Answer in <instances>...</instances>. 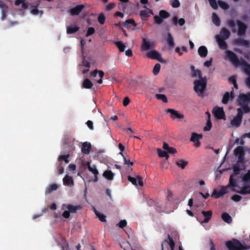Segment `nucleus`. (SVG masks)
<instances>
[{
    "mask_svg": "<svg viewBox=\"0 0 250 250\" xmlns=\"http://www.w3.org/2000/svg\"><path fill=\"white\" fill-rule=\"evenodd\" d=\"M225 60H229L234 65H243L244 72L249 77L246 80L247 85L250 88V64H248L244 59L238 58L236 54L230 50L226 51Z\"/></svg>",
    "mask_w": 250,
    "mask_h": 250,
    "instance_id": "1",
    "label": "nucleus"
},
{
    "mask_svg": "<svg viewBox=\"0 0 250 250\" xmlns=\"http://www.w3.org/2000/svg\"><path fill=\"white\" fill-rule=\"evenodd\" d=\"M194 90L195 92L199 93V95L204 93L207 84V80L206 77L195 81L193 83Z\"/></svg>",
    "mask_w": 250,
    "mask_h": 250,
    "instance_id": "2",
    "label": "nucleus"
},
{
    "mask_svg": "<svg viewBox=\"0 0 250 250\" xmlns=\"http://www.w3.org/2000/svg\"><path fill=\"white\" fill-rule=\"evenodd\" d=\"M226 245L229 250H245L246 248L242 243L236 239L226 242Z\"/></svg>",
    "mask_w": 250,
    "mask_h": 250,
    "instance_id": "3",
    "label": "nucleus"
},
{
    "mask_svg": "<svg viewBox=\"0 0 250 250\" xmlns=\"http://www.w3.org/2000/svg\"><path fill=\"white\" fill-rule=\"evenodd\" d=\"M241 169L240 166L238 164H236L233 167V173L230 176L229 180V185L232 187L236 186V183L234 177H236L239 174Z\"/></svg>",
    "mask_w": 250,
    "mask_h": 250,
    "instance_id": "4",
    "label": "nucleus"
},
{
    "mask_svg": "<svg viewBox=\"0 0 250 250\" xmlns=\"http://www.w3.org/2000/svg\"><path fill=\"white\" fill-rule=\"evenodd\" d=\"M236 22L238 26L237 35L239 36H245L248 28L247 25L239 20L236 21Z\"/></svg>",
    "mask_w": 250,
    "mask_h": 250,
    "instance_id": "5",
    "label": "nucleus"
},
{
    "mask_svg": "<svg viewBox=\"0 0 250 250\" xmlns=\"http://www.w3.org/2000/svg\"><path fill=\"white\" fill-rule=\"evenodd\" d=\"M212 114L218 119H225V114L222 107H215L213 109Z\"/></svg>",
    "mask_w": 250,
    "mask_h": 250,
    "instance_id": "6",
    "label": "nucleus"
},
{
    "mask_svg": "<svg viewBox=\"0 0 250 250\" xmlns=\"http://www.w3.org/2000/svg\"><path fill=\"white\" fill-rule=\"evenodd\" d=\"M237 101L239 105L246 104L247 103H250V92L247 94H240Z\"/></svg>",
    "mask_w": 250,
    "mask_h": 250,
    "instance_id": "7",
    "label": "nucleus"
},
{
    "mask_svg": "<svg viewBox=\"0 0 250 250\" xmlns=\"http://www.w3.org/2000/svg\"><path fill=\"white\" fill-rule=\"evenodd\" d=\"M84 8L83 4H79L69 9V13L72 16L79 15Z\"/></svg>",
    "mask_w": 250,
    "mask_h": 250,
    "instance_id": "8",
    "label": "nucleus"
},
{
    "mask_svg": "<svg viewBox=\"0 0 250 250\" xmlns=\"http://www.w3.org/2000/svg\"><path fill=\"white\" fill-rule=\"evenodd\" d=\"M241 177L242 178V181L244 183V186L241 188L239 193L243 195L250 193V181H248V183L247 184L244 180V175H241Z\"/></svg>",
    "mask_w": 250,
    "mask_h": 250,
    "instance_id": "9",
    "label": "nucleus"
},
{
    "mask_svg": "<svg viewBox=\"0 0 250 250\" xmlns=\"http://www.w3.org/2000/svg\"><path fill=\"white\" fill-rule=\"evenodd\" d=\"M146 56L148 58L157 60L160 62H163L161 54L155 50L149 51L147 53Z\"/></svg>",
    "mask_w": 250,
    "mask_h": 250,
    "instance_id": "10",
    "label": "nucleus"
},
{
    "mask_svg": "<svg viewBox=\"0 0 250 250\" xmlns=\"http://www.w3.org/2000/svg\"><path fill=\"white\" fill-rule=\"evenodd\" d=\"M127 179L129 182L135 186H137L138 185L141 187L143 186V178L140 176H137L136 178L128 176Z\"/></svg>",
    "mask_w": 250,
    "mask_h": 250,
    "instance_id": "11",
    "label": "nucleus"
},
{
    "mask_svg": "<svg viewBox=\"0 0 250 250\" xmlns=\"http://www.w3.org/2000/svg\"><path fill=\"white\" fill-rule=\"evenodd\" d=\"M202 138V134H198L196 133H192L190 138V141L193 142L195 146L198 147L200 146L201 143L199 140Z\"/></svg>",
    "mask_w": 250,
    "mask_h": 250,
    "instance_id": "12",
    "label": "nucleus"
},
{
    "mask_svg": "<svg viewBox=\"0 0 250 250\" xmlns=\"http://www.w3.org/2000/svg\"><path fill=\"white\" fill-rule=\"evenodd\" d=\"M233 42L236 45L243 46L247 48L250 47V42L241 38L235 39Z\"/></svg>",
    "mask_w": 250,
    "mask_h": 250,
    "instance_id": "13",
    "label": "nucleus"
},
{
    "mask_svg": "<svg viewBox=\"0 0 250 250\" xmlns=\"http://www.w3.org/2000/svg\"><path fill=\"white\" fill-rule=\"evenodd\" d=\"M87 166L88 169V170L91 172L94 175L95 178V182H97L98 181V175L99 174V172L96 168V167L95 165L91 166L90 163L89 162H87Z\"/></svg>",
    "mask_w": 250,
    "mask_h": 250,
    "instance_id": "14",
    "label": "nucleus"
},
{
    "mask_svg": "<svg viewBox=\"0 0 250 250\" xmlns=\"http://www.w3.org/2000/svg\"><path fill=\"white\" fill-rule=\"evenodd\" d=\"M216 39L221 49L226 50L228 48V44L225 41V39H222L219 35L216 36Z\"/></svg>",
    "mask_w": 250,
    "mask_h": 250,
    "instance_id": "15",
    "label": "nucleus"
},
{
    "mask_svg": "<svg viewBox=\"0 0 250 250\" xmlns=\"http://www.w3.org/2000/svg\"><path fill=\"white\" fill-rule=\"evenodd\" d=\"M0 8L1 9V20H4L8 12V6L1 0H0Z\"/></svg>",
    "mask_w": 250,
    "mask_h": 250,
    "instance_id": "16",
    "label": "nucleus"
},
{
    "mask_svg": "<svg viewBox=\"0 0 250 250\" xmlns=\"http://www.w3.org/2000/svg\"><path fill=\"white\" fill-rule=\"evenodd\" d=\"M167 112L170 113L171 114V118H177L182 119L184 118V115L182 114L179 113L177 111L173 109H167Z\"/></svg>",
    "mask_w": 250,
    "mask_h": 250,
    "instance_id": "17",
    "label": "nucleus"
},
{
    "mask_svg": "<svg viewBox=\"0 0 250 250\" xmlns=\"http://www.w3.org/2000/svg\"><path fill=\"white\" fill-rule=\"evenodd\" d=\"M234 95V94L233 90L230 92V93L228 92H226L223 97L222 100V103L223 104H228L230 98L232 99L233 98Z\"/></svg>",
    "mask_w": 250,
    "mask_h": 250,
    "instance_id": "18",
    "label": "nucleus"
},
{
    "mask_svg": "<svg viewBox=\"0 0 250 250\" xmlns=\"http://www.w3.org/2000/svg\"><path fill=\"white\" fill-rule=\"evenodd\" d=\"M91 148V144L89 142H85L82 145L81 151L84 154H88Z\"/></svg>",
    "mask_w": 250,
    "mask_h": 250,
    "instance_id": "19",
    "label": "nucleus"
},
{
    "mask_svg": "<svg viewBox=\"0 0 250 250\" xmlns=\"http://www.w3.org/2000/svg\"><path fill=\"white\" fill-rule=\"evenodd\" d=\"M202 214L205 217V219L202 222H201V223L203 224V223H208L211 218L212 214V211L211 210H209V211H202Z\"/></svg>",
    "mask_w": 250,
    "mask_h": 250,
    "instance_id": "20",
    "label": "nucleus"
},
{
    "mask_svg": "<svg viewBox=\"0 0 250 250\" xmlns=\"http://www.w3.org/2000/svg\"><path fill=\"white\" fill-rule=\"evenodd\" d=\"M230 36V32L225 27L221 29L220 36L224 39H228Z\"/></svg>",
    "mask_w": 250,
    "mask_h": 250,
    "instance_id": "21",
    "label": "nucleus"
},
{
    "mask_svg": "<svg viewBox=\"0 0 250 250\" xmlns=\"http://www.w3.org/2000/svg\"><path fill=\"white\" fill-rule=\"evenodd\" d=\"M63 184L65 186H72L74 184L73 178L68 175H65L63 178Z\"/></svg>",
    "mask_w": 250,
    "mask_h": 250,
    "instance_id": "22",
    "label": "nucleus"
},
{
    "mask_svg": "<svg viewBox=\"0 0 250 250\" xmlns=\"http://www.w3.org/2000/svg\"><path fill=\"white\" fill-rule=\"evenodd\" d=\"M163 148L164 150H167L168 153L170 154H175L177 152V150L175 148L169 146L168 144L166 142L163 143Z\"/></svg>",
    "mask_w": 250,
    "mask_h": 250,
    "instance_id": "23",
    "label": "nucleus"
},
{
    "mask_svg": "<svg viewBox=\"0 0 250 250\" xmlns=\"http://www.w3.org/2000/svg\"><path fill=\"white\" fill-rule=\"evenodd\" d=\"M199 56L202 58H205L208 54V50L206 46H201L198 50Z\"/></svg>",
    "mask_w": 250,
    "mask_h": 250,
    "instance_id": "24",
    "label": "nucleus"
},
{
    "mask_svg": "<svg viewBox=\"0 0 250 250\" xmlns=\"http://www.w3.org/2000/svg\"><path fill=\"white\" fill-rule=\"evenodd\" d=\"M103 175L107 180L111 181L114 178V174L111 170H106L104 172Z\"/></svg>",
    "mask_w": 250,
    "mask_h": 250,
    "instance_id": "25",
    "label": "nucleus"
},
{
    "mask_svg": "<svg viewBox=\"0 0 250 250\" xmlns=\"http://www.w3.org/2000/svg\"><path fill=\"white\" fill-rule=\"evenodd\" d=\"M79 29V27L75 25L68 26L66 28V33L68 34H72L77 32Z\"/></svg>",
    "mask_w": 250,
    "mask_h": 250,
    "instance_id": "26",
    "label": "nucleus"
},
{
    "mask_svg": "<svg viewBox=\"0 0 250 250\" xmlns=\"http://www.w3.org/2000/svg\"><path fill=\"white\" fill-rule=\"evenodd\" d=\"M142 50L144 51H146L150 49L151 48V43L147 41L146 39H143V43L142 44Z\"/></svg>",
    "mask_w": 250,
    "mask_h": 250,
    "instance_id": "27",
    "label": "nucleus"
},
{
    "mask_svg": "<svg viewBox=\"0 0 250 250\" xmlns=\"http://www.w3.org/2000/svg\"><path fill=\"white\" fill-rule=\"evenodd\" d=\"M172 22L175 25H177L178 23L179 25L183 26L185 23V20L183 18L178 20L177 16H174L172 19Z\"/></svg>",
    "mask_w": 250,
    "mask_h": 250,
    "instance_id": "28",
    "label": "nucleus"
},
{
    "mask_svg": "<svg viewBox=\"0 0 250 250\" xmlns=\"http://www.w3.org/2000/svg\"><path fill=\"white\" fill-rule=\"evenodd\" d=\"M66 208L70 213H75L77 210L81 209V206H73L71 205H68Z\"/></svg>",
    "mask_w": 250,
    "mask_h": 250,
    "instance_id": "29",
    "label": "nucleus"
},
{
    "mask_svg": "<svg viewBox=\"0 0 250 250\" xmlns=\"http://www.w3.org/2000/svg\"><path fill=\"white\" fill-rule=\"evenodd\" d=\"M191 69L192 71V76L193 77H196L198 76L199 79L203 78L202 77V72L200 70H195L193 66H191Z\"/></svg>",
    "mask_w": 250,
    "mask_h": 250,
    "instance_id": "30",
    "label": "nucleus"
},
{
    "mask_svg": "<svg viewBox=\"0 0 250 250\" xmlns=\"http://www.w3.org/2000/svg\"><path fill=\"white\" fill-rule=\"evenodd\" d=\"M93 84L88 79H85L82 84V87L86 89H90L92 88Z\"/></svg>",
    "mask_w": 250,
    "mask_h": 250,
    "instance_id": "31",
    "label": "nucleus"
},
{
    "mask_svg": "<svg viewBox=\"0 0 250 250\" xmlns=\"http://www.w3.org/2000/svg\"><path fill=\"white\" fill-rule=\"evenodd\" d=\"M167 43L168 46L170 47L173 48L174 46L175 43L174 42V40H173L172 35L170 33H168L167 34Z\"/></svg>",
    "mask_w": 250,
    "mask_h": 250,
    "instance_id": "32",
    "label": "nucleus"
},
{
    "mask_svg": "<svg viewBox=\"0 0 250 250\" xmlns=\"http://www.w3.org/2000/svg\"><path fill=\"white\" fill-rule=\"evenodd\" d=\"M242 122V120L234 117L233 119L230 121V124L232 126H234L236 127H239Z\"/></svg>",
    "mask_w": 250,
    "mask_h": 250,
    "instance_id": "33",
    "label": "nucleus"
},
{
    "mask_svg": "<svg viewBox=\"0 0 250 250\" xmlns=\"http://www.w3.org/2000/svg\"><path fill=\"white\" fill-rule=\"evenodd\" d=\"M222 219L224 222L228 224H230L232 222V218L228 213H223L222 214Z\"/></svg>",
    "mask_w": 250,
    "mask_h": 250,
    "instance_id": "34",
    "label": "nucleus"
},
{
    "mask_svg": "<svg viewBox=\"0 0 250 250\" xmlns=\"http://www.w3.org/2000/svg\"><path fill=\"white\" fill-rule=\"evenodd\" d=\"M94 211L95 214L96 215V216L99 218V220H100L102 222H106V216L104 214L99 212L94 208Z\"/></svg>",
    "mask_w": 250,
    "mask_h": 250,
    "instance_id": "35",
    "label": "nucleus"
},
{
    "mask_svg": "<svg viewBox=\"0 0 250 250\" xmlns=\"http://www.w3.org/2000/svg\"><path fill=\"white\" fill-rule=\"evenodd\" d=\"M176 164L178 167H181L182 169H184L188 165V162L183 159H180L176 161Z\"/></svg>",
    "mask_w": 250,
    "mask_h": 250,
    "instance_id": "36",
    "label": "nucleus"
},
{
    "mask_svg": "<svg viewBox=\"0 0 250 250\" xmlns=\"http://www.w3.org/2000/svg\"><path fill=\"white\" fill-rule=\"evenodd\" d=\"M212 18L213 23L217 26H220L221 24L220 20L215 13H213Z\"/></svg>",
    "mask_w": 250,
    "mask_h": 250,
    "instance_id": "37",
    "label": "nucleus"
},
{
    "mask_svg": "<svg viewBox=\"0 0 250 250\" xmlns=\"http://www.w3.org/2000/svg\"><path fill=\"white\" fill-rule=\"evenodd\" d=\"M58 188V186L56 184H53L49 185L46 189V192L48 194L51 193L52 191L56 190Z\"/></svg>",
    "mask_w": 250,
    "mask_h": 250,
    "instance_id": "38",
    "label": "nucleus"
},
{
    "mask_svg": "<svg viewBox=\"0 0 250 250\" xmlns=\"http://www.w3.org/2000/svg\"><path fill=\"white\" fill-rule=\"evenodd\" d=\"M234 153L235 156L238 157L245 155V152L244 151L243 148L241 146H238L236 147L234 150Z\"/></svg>",
    "mask_w": 250,
    "mask_h": 250,
    "instance_id": "39",
    "label": "nucleus"
},
{
    "mask_svg": "<svg viewBox=\"0 0 250 250\" xmlns=\"http://www.w3.org/2000/svg\"><path fill=\"white\" fill-rule=\"evenodd\" d=\"M114 44L118 48L120 52H123L125 51V45L121 41L115 42Z\"/></svg>",
    "mask_w": 250,
    "mask_h": 250,
    "instance_id": "40",
    "label": "nucleus"
},
{
    "mask_svg": "<svg viewBox=\"0 0 250 250\" xmlns=\"http://www.w3.org/2000/svg\"><path fill=\"white\" fill-rule=\"evenodd\" d=\"M129 24H131L133 27L136 26V24L135 22V21L133 19H128L126 20L124 23V26L125 27L128 28L129 27Z\"/></svg>",
    "mask_w": 250,
    "mask_h": 250,
    "instance_id": "41",
    "label": "nucleus"
},
{
    "mask_svg": "<svg viewBox=\"0 0 250 250\" xmlns=\"http://www.w3.org/2000/svg\"><path fill=\"white\" fill-rule=\"evenodd\" d=\"M38 5L36 6H32L31 7V13L34 15H37L38 14H40L41 15H42L43 14V12L42 11H39L38 9Z\"/></svg>",
    "mask_w": 250,
    "mask_h": 250,
    "instance_id": "42",
    "label": "nucleus"
},
{
    "mask_svg": "<svg viewBox=\"0 0 250 250\" xmlns=\"http://www.w3.org/2000/svg\"><path fill=\"white\" fill-rule=\"evenodd\" d=\"M158 154L160 157H165L166 159H168L169 156L165 151L162 150L160 148L157 149Z\"/></svg>",
    "mask_w": 250,
    "mask_h": 250,
    "instance_id": "43",
    "label": "nucleus"
},
{
    "mask_svg": "<svg viewBox=\"0 0 250 250\" xmlns=\"http://www.w3.org/2000/svg\"><path fill=\"white\" fill-rule=\"evenodd\" d=\"M228 25L232 29V32L233 33H235L236 32L235 29H234L235 27V22L234 21L232 20H229L227 21V22Z\"/></svg>",
    "mask_w": 250,
    "mask_h": 250,
    "instance_id": "44",
    "label": "nucleus"
},
{
    "mask_svg": "<svg viewBox=\"0 0 250 250\" xmlns=\"http://www.w3.org/2000/svg\"><path fill=\"white\" fill-rule=\"evenodd\" d=\"M69 157V154L60 155L58 157V161L61 162L64 161L66 164H68L69 162L68 158Z\"/></svg>",
    "mask_w": 250,
    "mask_h": 250,
    "instance_id": "45",
    "label": "nucleus"
},
{
    "mask_svg": "<svg viewBox=\"0 0 250 250\" xmlns=\"http://www.w3.org/2000/svg\"><path fill=\"white\" fill-rule=\"evenodd\" d=\"M159 15L162 19L168 18L170 16V14L164 10H160Z\"/></svg>",
    "mask_w": 250,
    "mask_h": 250,
    "instance_id": "46",
    "label": "nucleus"
},
{
    "mask_svg": "<svg viewBox=\"0 0 250 250\" xmlns=\"http://www.w3.org/2000/svg\"><path fill=\"white\" fill-rule=\"evenodd\" d=\"M155 97L158 100H161L165 103H167V98L164 94H156Z\"/></svg>",
    "mask_w": 250,
    "mask_h": 250,
    "instance_id": "47",
    "label": "nucleus"
},
{
    "mask_svg": "<svg viewBox=\"0 0 250 250\" xmlns=\"http://www.w3.org/2000/svg\"><path fill=\"white\" fill-rule=\"evenodd\" d=\"M218 3L220 7L223 9L227 10L229 8V4L224 1L219 0Z\"/></svg>",
    "mask_w": 250,
    "mask_h": 250,
    "instance_id": "48",
    "label": "nucleus"
},
{
    "mask_svg": "<svg viewBox=\"0 0 250 250\" xmlns=\"http://www.w3.org/2000/svg\"><path fill=\"white\" fill-rule=\"evenodd\" d=\"M161 68V65L159 63H156L153 69V73L154 75H157L160 70Z\"/></svg>",
    "mask_w": 250,
    "mask_h": 250,
    "instance_id": "49",
    "label": "nucleus"
},
{
    "mask_svg": "<svg viewBox=\"0 0 250 250\" xmlns=\"http://www.w3.org/2000/svg\"><path fill=\"white\" fill-rule=\"evenodd\" d=\"M105 17L103 13H100L98 18V21L101 24H103L105 22Z\"/></svg>",
    "mask_w": 250,
    "mask_h": 250,
    "instance_id": "50",
    "label": "nucleus"
},
{
    "mask_svg": "<svg viewBox=\"0 0 250 250\" xmlns=\"http://www.w3.org/2000/svg\"><path fill=\"white\" fill-rule=\"evenodd\" d=\"M211 7L215 10L218 9V5L216 0H208Z\"/></svg>",
    "mask_w": 250,
    "mask_h": 250,
    "instance_id": "51",
    "label": "nucleus"
},
{
    "mask_svg": "<svg viewBox=\"0 0 250 250\" xmlns=\"http://www.w3.org/2000/svg\"><path fill=\"white\" fill-rule=\"evenodd\" d=\"M211 123L209 119L207 121L206 126L204 127L205 131H209L211 128Z\"/></svg>",
    "mask_w": 250,
    "mask_h": 250,
    "instance_id": "52",
    "label": "nucleus"
},
{
    "mask_svg": "<svg viewBox=\"0 0 250 250\" xmlns=\"http://www.w3.org/2000/svg\"><path fill=\"white\" fill-rule=\"evenodd\" d=\"M171 5L173 8H178L180 5V2L179 0H172Z\"/></svg>",
    "mask_w": 250,
    "mask_h": 250,
    "instance_id": "53",
    "label": "nucleus"
},
{
    "mask_svg": "<svg viewBox=\"0 0 250 250\" xmlns=\"http://www.w3.org/2000/svg\"><path fill=\"white\" fill-rule=\"evenodd\" d=\"M154 20L155 22L158 24H161L163 21V19L159 16H155L154 17Z\"/></svg>",
    "mask_w": 250,
    "mask_h": 250,
    "instance_id": "54",
    "label": "nucleus"
},
{
    "mask_svg": "<svg viewBox=\"0 0 250 250\" xmlns=\"http://www.w3.org/2000/svg\"><path fill=\"white\" fill-rule=\"evenodd\" d=\"M95 29L93 27H89L87 29V33L86 34V37H88L89 36L92 35L95 33Z\"/></svg>",
    "mask_w": 250,
    "mask_h": 250,
    "instance_id": "55",
    "label": "nucleus"
},
{
    "mask_svg": "<svg viewBox=\"0 0 250 250\" xmlns=\"http://www.w3.org/2000/svg\"><path fill=\"white\" fill-rule=\"evenodd\" d=\"M220 193H221V191L220 190L218 191L216 189H214L213 190V192L212 194V196H214L215 198H216V199L219 198L221 196H223L222 195L220 194H221Z\"/></svg>",
    "mask_w": 250,
    "mask_h": 250,
    "instance_id": "56",
    "label": "nucleus"
},
{
    "mask_svg": "<svg viewBox=\"0 0 250 250\" xmlns=\"http://www.w3.org/2000/svg\"><path fill=\"white\" fill-rule=\"evenodd\" d=\"M167 243H168L169 246L172 248L174 247L175 243L174 242L171 237L170 236V235H168V241Z\"/></svg>",
    "mask_w": 250,
    "mask_h": 250,
    "instance_id": "57",
    "label": "nucleus"
},
{
    "mask_svg": "<svg viewBox=\"0 0 250 250\" xmlns=\"http://www.w3.org/2000/svg\"><path fill=\"white\" fill-rule=\"evenodd\" d=\"M240 105L242 107L243 110L245 113H247L250 112V108L247 104H244Z\"/></svg>",
    "mask_w": 250,
    "mask_h": 250,
    "instance_id": "58",
    "label": "nucleus"
},
{
    "mask_svg": "<svg viewBox=\"0 0 250 250\" xmlns=\"http://www.w3.org/2000/svg\"><path fill=\"white\" fill-rule=\"evenodd\" d=\"M140 15L142 18H147L149 16L148 12L146 10H141Z\"/></svg>",
    "mask_w": 250,
    "mask_h": 250,
    "instance_id": "59",
    "label": "nucleus"
},
{
    "mask_svg": "<svg viewBox=\"0 0 250 250\" xmlns=\"http://www.w3.org/2000/svg\"><path fill=\"white\" fill-rule=\"evenodd\" d=\"M243 115V112L242 110L241 109V108H238L237 109V114L236 117L241 120H242Z\"/></svg>",
    "mask_w": 250,
    "mask_h": 250,
    "instance_id": "60",
    "label": "nucleus"
},
{
    "mask_svg": "<svg viewBox=\"0 0 250 250\" xmlns=\"http://www.w3.org/2000/svg\"><path fill=\"white\" fill-rule=\"evenodd\" d=\"M115 6V4L114 3H110L106 5L105 10L106 11H110L114 8Z\"/></svg>",
    "mask_w": 250,
    "mask_h": 250,
    "instance_id": "61",
    "label": "nucleus"
},
{
    "mask_svg": "<svg viewBox=\"0 0 250 250\" xmlns=\"http://www.w3.org/2000/svg\"><path fill=\"white\" fill-rule=\"evenodd\" d=\"M244 156L245 155L238 157V160L236 164L240 165V164H244Z\"/></svg>",
    "mask_w": 250,
    "mask_h": 250,
    "instance_id": "62",
    "label": "nucleus"
},
{
    "mask_svg": "<svg viewBox=\"0 0 250 250\" xmlns=\"http://www.w3.org/2000/svg\"><path fill=\"white\" fill-rule=\"evenodd\" d=\"M231 198L233 201L235 202H238L241 200L242 197L238 195H234L232 196Z\"/></svg>",
    "mask_w": 250,
    "mask_h": 250,
    "instance_id": "63",
    "label": "nucleus"
},
{
    "mask_svg": "<svg viewBox=\"0 0 250 250\" xmlns=\"http://www.w3.org/2000/svg\"><path fill=\"white\" fill-rule=\"evenodd\" d=\"M244 180L247 184L248 181H250V171H249L246 174H244Z\"/></svg>",
    "mask_w": 250,
    "mask_h": 250,
    "instance_id": "64",
    "label": "nucleus"
}]
</instances>
